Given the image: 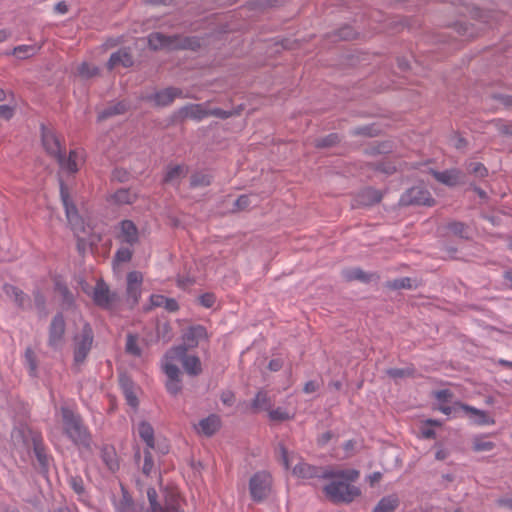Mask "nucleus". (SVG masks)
<instances>
[{"label": "nucleus", "instance_id": "nucleus-33", "mask_svg": "<svg viewBox=\"0 0 512 512\" xmlns=\"http://www.w3.org/2000/svg\"><path fill=\"white\" fill-rule=\"evenodd\" d=\"M125 349H126L127 353H129L133 356L140 357L142 355L141 348L138 345V337L136 335H133V334L127 335Z\"/></svg>", "mask_w": 512, "mask_h": 512}, {"label": "nucleus", "instance_id": "nucleus-46", "mask_svg": "<svg viewBox=\"0 0 512 512\" xmlns=\"http://www.w3.org/2000/svg\"><path fill=\"white\" fill-rule=\"evenodd\" d=\"M387 374L392 378H403L411 374L409 369L391 368L387 371Z\"/></svg>", "mask_w": 512, "mask_h": 512}, {"label": "nucleus", "instance_id": "nucleus-9", "mask_svg": "<svg viewBox=\"0 0 512 512\" xmlns=\"http://www.w3.org/2000/svg\"><path fill=\"white\" fill-rule=\"evenodd\" d=\"M272 477L268 472L260 471L255 473L249 481V491L254 501L264 500L270 493Z\"/></svg>", "mask_w": 512, "mask_h": 512}, {"label": "nucleus", "instance_id": "nucleus-42", "mask_svg": "<svg viewBox=\"0 0 512 512\" xmlns=\"http://www.w3.org/2000/svg\"><path fill=\"white\" fill-rule=\"evenodd\" d=\"M98 71L97 67L91 66L87 63H82L78 68V73L82 77H91Z\"/></svg>", "mask_w": 512, "mask_h": 512}, {"label": "nucleus", "instance_id": "nucleus-12", "mask_svg": "<svg viewBox=\"0 0 512 512\" xmlns=\"http://www.w3.org/2000/svg\"><path fill=\"white\" fill-rule=\"evenodd\" d=\"M65 321L62 314H57L50 324L48 345L59 350L64 345Z\"/></svg>", "mask_w": 512, "mask_h": 512}, {"label": "nucleus", "instance_id": "nucleus-57", "mask_svg": "<svg viewBox=\"0 0 512 512\" xmlns=\"http://www.w3.org/2000/svg\"><path fill=\"white\" fill-rule=\"evenodd\" d=\"M337 140H338L337 135L331 134L328 137H326L325 139H322L317 145L321 146V147H326V146L333 145Z\"/></svg>", "mask_w": 512, "mask_h": 512}, {"label": "nucleus", "instance_id": "nucleus-35", "mask_svg": "<svg viewBox=\"0 0 512 512\" xmlns=\"http://www.w3.org/2000/svg\"><path fill=\"white\" fill-rule=\"evenodd\" d=\"M397 506V500L393 497H386L380 500L373 512H392Z\"/></svg>", "mask_w": 512, "mask_h": 512}, {"label": "nucleus", "instance_id": "nucleus-29", "mask_svg": "<svg viewBox=\"0 0 512 512\" xmlns=\"http://www.w3.org/2000/svg\"><path fill=\"white\" fill-rule=\"evenodd\" d=\"M380 200H381L380 193L377 190L372 189V188L364 189L363 191H361V193L358 196V202L361 205H365V206L375 204V203L379 202Z\"/></svg>", "mask_w": 512, "mask_h": 512}, {"label": "nucleus", "instance_id": "nucleus-13", "mask_svg": "<svg viewBox=\"0 0 512 512\" xmlns=\"http://www.w3.org/2000/svg\"><path fill=\"white\" fill-rule=\"evenodd\" d=\"M149 46L154 49H176L184 47V43L177 36H166L162 33L155 32L148 37Z\"/></svg>", "mask_w": 512, "mask_h": 512}, {"label": "nucleus", "instance_id": "nucleus-10", "mask_svg": "<svg viewBox=\"0 0 512 512\" xmlns=\"http://www.w3.org/2000/svg\"><path fill=\"white\" fill-rule=\"evenodd\" d=\"M400 201L404 205L432 206L434 204L430 192L422 186H415L407 190Z\"/></svg>", "mask_w": 512, "mask_h": 512}, {"label": "nucleus", "instance_id": "nucleus-50", "mask_svg": "<svg viewBox=\"0 0 512 512\" xmlns=\"http://www.w3.org/2000/svg\"><path fill=\"white\" fill-rule=\"evenodd\" d=\"M280 451L283 465L286 469H289L293 463L294 456H289L288 451L283 446L280 447Z\"/></svg>", "mask_w": 512, "mask_h": 512}, {"label": "nucleus", "instance_id": "nucleus-2", "mask_svg": "<svg viewBox=\"0 0 512 512\" xmlns=\"http://www.w3.org/2000/svg\"><path fill=\"white\" fill-rule=\"evenodd\" d=\"M41 135L45 151L57 161L60 169L67 173H76L85 161L84 151L79 149L71 150L66 157L59 139L52 130L42 126Z\"/></svg>", "mask_w": 512, "mask_h": 512}, {"label": "nucleus", "instance_id": "nucleus-19", "mask_svg": "<svg viewBox=\"0 0 512 512\" xmlns=\"http://www.w3.org/2000/svg\"><path fill=\"white\" fill-rule=\"evenodd\" d=\"M179 116L200 121L209 116V111L204 104H188L179 109Z\"/></svg>", "mask_w": 512, "mask_h": 512}, {"label": "nucleus", "instance_id": "nucleus-22", "mask_svg": "<svg viewBox=\"0 0 512 512\" xmlns=\"http://www.w3.org/2000/svg\"><path fill=\"white\" fill-rule=\"evenodd\" d=\"M197 432L205 436L213 435L220 428V418L217 415H209L199 421L195 427Z\"/></svg>", "mask_w": 512, "mask_h": 512}, {"label": "nucleus", "instance_id": "nucleus-41", "mask_svg": "<svg viewBox=\"0 0 512 512\" xmlns=\"http://www.w3.org/2000/svg\"><path fill=\"white\" fill-rule=\"evenodd\" d=\"M25 360H26L27 365L29 366L30 374L34 375L36 372L37 364H36L34 352L32 349H30V348L26 349Z\"/></svg>", "mask_w": 512, "mask_h": 512}, {"label": "nucleus", "instance_id": "nucleus-47", "mask_svg": "<svg viewBox=\"0 0 512 512\" xmlns=\"http://www.w3.org/2000/svg\"><path fill=\"white\" fill-rule=\"evenodd\" d=\"M390 286L394 289L411 288V279L407 277L396 279Z\"/></svg>", "mask_w": 512, "mask_h": 512}, {"label": "nucleus", "instance_id": "nucleus-37", "mask_svg": "<svg viewBox=\"0 0 512 512\" xmlns=\"http://www.w3.org/2000/svg\"><path fill=\"white\" fill-rule=\"evenodd\" d=\"M114 201L119 204H130L133 202L134 195L126 189H119L113 195Z\"/></svg>", "mask_w": 512, "mask_h": 512}, {"label": "nucleus", "instance_id": "nucleus-16", "mask_svg": "<svg viewBox=\"0 0 512 512\" xmlns=\"http://www.w3.org/2000/svg\"><path fill=\"white\" fill-rule=\"evenodd\" d=\"M182 97V91L178 88L169 87L160 90L148 97L156 106H167L170 105L175 98Z\"/></svg>", "mask_w": 512, "mask_h": 512}, {"label": "nucleus", "instance_id": "nucleus-30", "mask_svg": "<svg viewBox=\"0 0 512 512\" xmlns=\"http://www.w3.org/2000/svg\"><path fill=\"white\" fill-rule=\"evenodd\" d=\"M32 445H33L34 453H35L39 463L43 466L46 465L47 461H48V457H47V454L45 453V449H44V446L42 443V438L39 434L32 436Z\"/></svg>", "mask_w": 512, "mask_h": 512}, {"label": "nucleus", "instance_id": "nucleus-64", "mask_svg": "<svg viewBox=\"0 0 512 512\" xmlns=\"http://www.w3.org/2000/svg\"><path fill=\"white\" fill-rule=\"evenodd\" d=\"M438 410L441 411L443 414L450 415L452 414L454 408L449 406L447 403L439 404Z\"/></svg>", "mask_w": 512, "mask_h": 512}, {"label": "nucleus", "instance_id": "nucleus-56", "mask_svg": "<svg viewBox=\"0 0 512 512\" xmlns=\"http://www.w3.org/2000/svg\"><path fill=\"white\" fill-rule=\"evenodd\" d=\"M450 396H451V393L448 390H440V391L436 392V398H437L439 404L447 403Z\"/></svg>", "mask_w": 512, "mask_h": 512}, {"label": "nucleus", "instance_id": "nucleus-51", "mask_svg": "<svg viewBox=\"0 0 512 512\" xmlns=\"http://www.w3.org/2000/svg\"><path fill=\"white\" fill-rule=\"evenodd\" d=\"M270 418L273 420H286L289 418L288 412L278 408L270 411Z\"/></svg>", "mask_w": 512, "mask_h": 512}, {"label": "nucleus", "instance_id": "nucleus-45", "mask_svg": "<svg viewBox=\"0 0 512 512\" xmlns=\"http://www.w3.org/2000/svg\"><path fill=\"white\" fill-rule=\"evenodd\" d=\"M199 301L201 303L202 306L206 307V308H211L213 307L215 301H216V298L213 294L211 293H206V294H203L199 297Z\"/></svg>", "mask_w": 512, "mask_h": 512}, {"label": "nucleus", "instance_id": "nucleus-39", "mask_svg": "<svg viewBox=\"0 0 512 512\" xmlns=\"http://www.w3.org/2000/svg\"><path fill=\"white\" fill-rule=\"evenodd\" d=\"M252 406L255 409H267L269 407L267 393L265 391H259L252 402Z\"/></svg>", "mask_w": 512, "mask_h": 512}, {"label": "nucleus", "instance_id": "nucleus-21", "mask_svg": "<svg viewBox=\"0 0 512 512\" xmlns=\"http://www.w3.org/2000/svg\"><path fill=\"white\" fill-rule=\"evenodd\" d=\"M293 474L298 478L302 479H312V478H323L322 473L325 470H321L315 466H311L308 463L300 461L297 463L293 469Z\"/></svg>", "mask_w": 512, "mask_h": 512}, {"label": "nucleus", "instance_id": "nucleus-52", "mask_svg": "<svg viewBox=\"0 0 512 512\" xmlns=\"http://www.w3.org/2000/svg\"><path fill=\"white\" fill-rule=\"evenodd\" d=\"M449 230L451 232H453L455 235H459L461 237L464 236V230H465V227L462 223L460 222H453V223H450L449 226H448Z\"/></svg>", "mask_w": 512, "mask_h": 512}, {"label": "nucleus", "instance_id": "nucleus-6", "mask_svg": "<svg viewBox=\"0 0 512 512\" xmlns=\"http://www.w3.org/2000/svg\"><path fill=\"white\" fill-rule=\"evenodd\" d=\"M60 196L65 208L67 220L73 229L76 237L79 240H85L84 236L80 235V232H84V225L81 217L78 214L76 206L72 202L67 187L61 182L60 184Z\"/></svg>", "mask_w": 512, "mask_h": 512}, {"label": "nucleus", "instance_id": "nucleus-58", "mask_svg": "<svg viewBox=\"0 0 512 512\" xmlns=\"http://www.w3.org/2000/svg\"><path fill=\"white\" fill-rule=\"evenodd\" d=\"M13 109L8 105H0V117L10 119L13 116Z\"/></svg>", "mask_w": 512, "mask_h": 512}, {"label": "nucleus", "instance_id": "nucleus-27", "mask_svg": "<svg viewBox=\"0 0 512 512\" xmlns=\"http://www.w3.org/2000/svg\"><path fill=\"white\" fill-rule=\"evenodd\" d=\"M137 432L142 441L146 444L147 450H151L154 448V429L153 427L145 421H142L137 426Z\"/></svg>", "mask_w": 512, "mask_h": 512}, {"label": "nucleus", "instance_id": "nucleus-43", "mask_svg": "<svg viewBox=\"0 0 512 512\" xmlns=\"http://www.w3.org/2000/svg\"><path fill=\"white\" fill-rule=\"evenodd\" d=\"M469 171L473 173L476 177H485L487 175V169L481 163H471L469 165Z\"/></svg>", "mask_w": 512, "mask_h": 512}, {"label": "nucleus", "instance_id": "nucleus-25", "mask_svg": "<svg viewBox=\"0 0 512 512\" xmlns=\"http://www.w3.org/2000/svg\"><path fill=\"white\" fill-rule=\"evenodd\" d=\"M122 495L119 499H113L115 512H135V504L129 493L122 487Z\"/></svg>", "mask_w": 512, "mask_h": 512}, {"label": "nucleus", "instance_id": "nucleus-15", "mask_svg": "<svg viewBox=\"0 0 512 512\" xmlns=\"http://www.w3.org/2000/svg\"><path fill=\"white\" fill-rule=\"evenodd\" d=\"M206 339H208V333L204 326H190L182 335V346L187 347L188 350L189 348L198 346L201 341Z\"/></svg>", "mask_w": 512, "mask_h": 512}, {"label": "nucleus", "instance_id": "nucleus-14", "mask_svg": "<svg viewBox=\"0 0 512 512\" xmlns=\"http://www.w3.org/2000/svg\"><path fill=\"white\" fill-rule=\"evenodd\" d=\"M92 298L98 306L111 308L116 302L117 296L109 291L104 282L98 281L92 291Z\"/></svg>", "mask_w": 512, "mask_h": 512}, {"label": "nucleus", "instance_id": "nucleus-17", "mask_svg": "<svg viewBox=\"0 0 512 512\" xmlns=\"http://www.w3.org/2000/svg\"><path fill=\"white\" fill-rule=\"evenodd\" d=\"M143 281V275L141 272L132 271L127 275V296L137 303L141 296V285Z\"/></svg>", "mask_w": 512, "mask_h": 512}, {"label": "nucleus", "instance_id": "nucleus-63", "mask_svg": "<svg viewBox=\"0 0 512 512\" xmlns=\"http://www.w3.org/2000/svg\"><path fill=\"white\" fill-rule=\"evenodd\" d=\"M55 11L58 13V14H65L67 11H68V7H67V4L65 2H58L55 7H54Z\"/></svg>", "mask_w": 512, "mask_h": 512}, {"label": "nucleus", "instance_id": "nucleus-54", "mask_svg": "<svg viewBox=\"0 0 512 512\" xmlns=\"http://www.w3.org/2000/svg\"><path fill=\"white\" fill-rule=\"evenodd\" d=\"M70 485L77 494H81L84 492V486L81 479L71 478Z\"/></svg>", "mask_w": 512, "mask_h": 512}, {"label": "nucleus", "instance_id": "nucleus-23", "mask_svg": "<svg viewBox=\"0 0 512 512\" xmlns=\"http://www.w3.org/2000/svg\"><path fill=\"white\" fill-rule=\"evenodd\" d=\"M37 435L32 433L28 428L21 426L15 428L11 433L13 444L16 447H29L30 442L32 443V436Z\"/></svg>", "mask_w": 512, "mask_h": 512}, {"label": "nucleus", "instance_id": "nucleus-59", "mask_svg": "<svg viewBox=\"0 0 512 512\" xmlns=\"http://www.w3.org/2000/svg\"><path fill=\"white\" fill-rule=\"evenodd\" d=\"M163 307L167 311L174 312L178 309V303L176 302L175 299L167 298Z\"/></svg>", "mask_w": 512, "mask_h": 512}, {"label": "nucleus", "instance_id": "nucleus-32", "mask_svg": "<svg viewBox=\"0 0 512 512\" xmlns=\"http://www.w3.org/2000/svg\"><path fill=\"white\" fill-rule=\"evenodd\" d=\"M3 290L8 297L14 299L16 304H18L19 306L24 305L26 295L17 287L6 284L4 285Z\"/></svg>", "mask_w": 512, "mask_h": 512}, {"label": "nucleus", "instance_id": "nucleus-8", "mask_svg": "<svg viewBox=\"0 0 512 512\" xmlns=\"http://www.w3.org/2000/svg\"><path fill=\"white\" fill-rule=\"evenodd\" d=\"M176 352L177 350L173 351L171 354H165L161 362L162 370L167 377L165 387L171 395H177L182 390L180 369L175 363L171 362V355Z\"/></svg>", "mask_w": 512, "mask_h": 512}, {"label": "nucleus", "instance_id": "nucleus-5", "mask_svg": "<svg viewBox=\"0 0 512 512\" xmlns=\"http://www.w3.org/2000/svg\"><path fill=\"white\" fill-rule=\"evenodd\" d=\"M93 340L94 335L91 326L88 323H84L81 331L75 334L73 338V356L75 365L79 366L84 363L92 348Z\"/></svg>", "mask_w": 512, "mask_h": 512}, {"label": "nucleus", "instance_id": "nucleus-26", "mask_svg": "<svg viewBox=\"0 0 512 512\" xmlns=\"http://www.w3.org/2000/svg\"><path fill=\"white\" fill-rule=\"evenodd\" d=\"M460 407L467 413L471 415L474 419L475 423L478 425H492L495 423L494 419L490 418L487 413L483 410L477 409L475 407L460 404Z\"/></svg>", "mask_w": 512, "mask_h": 512}, {"label": "nucleus", "instance_id": "nucleus-62", "mask_svg": "<svg viewBox=\"0 0 512 512\" xmlns=\"http://www.w3.org/2000/svg\"><path fill=\"white\" fill-rule=\"evenodd\" d=\"M282 367V361L280 359H272L269 362V369L271 371H278Z\"/></svg>", "mask_w": 512, "mask_h": 512}, {"label": "nucleus", "instance_id": "nucleus-20", "mask_svg": "<svg viewBox=\"0 0 512 512\" xmlns=\"http://www.w3.org/2000/svg\"><path fill=\"white\" fill-rule=\"evenodd\" d=\"M188 169L184 165H171L167 167L164 183L172 186H178L182 179L186 177Z\"/></svg>", "mask_w": 512, "mask_h": 512}, {"label": "nucleus", "instance_id": "nucleus-40", "mask_svg": "<svg viewBox=\"0 0 512 512\" xmlns=\"http://www.w3.org/2000/svg\"><path fill=\"white\" fill-rule=\"evenodd\" d=\"M211 182V177L205 173H196L191 177V186H207Z\"/></svg>", "mask_w": 512, "mask_h": 512}, {"label": "nucleus", "instance_id": "nucleus-18", "mask_svg": "<svg viewBox=\"0 0 512 512\" xmlns=\"http://www.w3.org/2000/svg\"><path fill=\"white\" fill-rule=\"evenodd\" d=\"M100 458L109 473H115L119 469L118 457L113 446L103 445L100 449Z\"/></svg>", "mask_w": 512, "mask_h": 512}, {"label": "nucleus", "instance_id": "nucleus-49", "mask_svg": "<svg viewBox=\"0 0 512 512\" xmlns=\"http://www.w3.org/2000/svg\"><path fill=\"white\" fill-rule=\"evenodd\" d=\"M494 447V444L490 441H476L474 443V450L475 451H490Z\"/></svg>", "mask_w": 512, "mask_h": 512}, {"label": "nucleus", "instance_id": "nucleus-24", "mask_svg": "<svg viewBox=\"0 0 512 512\" xmlns=\"http://www.w3.org/2000/svg\"><path fill=\"white\" fill-rule=\"evenodd\" d=\"M133 65V58L129 51L121 49L110 56L108 61L109 69H113L117 66L130 67Z\"/></svg>", "mask_w": 512, "mask_h": 512}, {"label": "nucleus", "instance_id": "nucleus-38", "mask_svg": "<svg viewBox=\"0 0 512 512\" xmlns=\"http://www.w3.org/2000/svg\"><path fill=\"white\" fill-rule=\"evenodd\" d=\"M132 257V249L130 246L120 247L114 256V261L118 263L128 262Z\"/></svg>", "mask_w": 512, "mask_h": 512}, {"label": "nucleus", "instance_id": "nucleus-1", "mask_svg": "<svg viewBox=\"0 0 512 512\" xmlns=\"http://www.w3.org/2000/svg\"><path fill=\"white\" fill-rule=\"evenodd\" d=\"M323 478H330L332 482L325 487L326 495L333 502H351L360 494L354 482L359 477L355 469H325Z\"/></svg>", "mask_w": 512, "mask_h": 512}, {"label": "nucleus", "instance_id": "nucleus-55", "mask_svg": "<svg viewBox=\"0 0 512 512\" xmlns=\"http://www.w3.org/2000/svg\"><path fill=\"white\" fill-rule=\"evenodd\" d=\"M166 299L167 298L162 295L155 294L150 297V302L152 306L161 307L164 306Z\"/></svg>", "mask_w": 512, "mask_h": 512}, {"label": "nucleus", "instance_id": "nucleus-44", "mask_svg": "<svg viewBox=\"0 0 512 512\" xmlns=\"http://www.w3.org/2000/svg\"><path fill=\"white\" fill-rule=\"evenodd\" d=\"M56 290L62 295L64 301L67 303H71L73 301V295L64 284L57 282Z\"/></svg>", "mask_w": 512, "mask_h": 512}, {"label": "nucleus", "instance_id": "nucleus-60", "mask_svg": "<svg viewBox=\"0 0 512 512\" xmlns=\"http://www.w3.org/2000/svg\"><path fill=\"white\" fill-rule=\"evenodd\" d=\"M209 115H213L220 118H227L230 116V113L227 111H224L220 108H214V109H208Z\"/></svg>", "mask_w": 512, "mask_h": 512}, {"label": "nucleus", "instance_id": "nucleus-34", "mask_svg": "<svg viewBox=\"0 0 512 512\" xmlns=\"http://www.w3.org/2000/svg\"><path fill=\"white\" fill-rule=\"evenodd\" d=\"M39 47L36 45H20L14 48L13 54L20 59H25L36 54Z\"/></svg>", "mask_w": 512, "mask_h": 512}, {"label": "nucleus", "instance_id": "nucleus-36", "mask_svg": "<svg viewBox=\"0 0 512 512\" xmlns=\"http://www.w3.org/2000/svg\"><path fill=\"white\" fill-rule=\"evenodd\" d=\"M345 279L347 280H360L366 282L369 280V276L360 268H352L343 272Z\"/></svg>", "mask_w": 512, "mask_h": 512}, {"label": "nucleus", "instance_id": "nucleus-4", "mask_svg": "<svg viewBox=\"0 0 512 512\" xmlns=\"http://www.w3.org/2000/svg\"><path fill=\"white\" fill-rule=\"evenodd\" d=\"M147 498L149 507L145 512H184L183 500L176 491L165 494L163 501H158V495L154 488H148Z\"/></svg>", "mask_w": 512, "mask_h": 512}, {"label": "nucleus", "instance_id": "nucleus-3", "mask_svg": "<svg viewBox=\"0 0 512 512\" xmlns=\"http://www.w3.org/2000/svg\"><path fill=\"white\" fill-rule=\"evenodd\" d=\"M61 413L65 434L74 444L90 449L91 436L82 423L80 416L68 407H62Z\"/></svg>", "mask_w": 512, "mask_h": 512}, {"label": "nucleus", "instance_id": "nucleus-7", "mask_svg": "<svg viewBox=\"0 0 512 512\" xmlns=\"http://www.w3.org/2000/svg\"><path fill=\"white\" fill-rule=\"evenodd\" d=\"M175 350H177V352L171 355L172 363H175L177 366L181 363L185 371L191 376H197L202 372V365L199 357L187 355V347L185 346L172 347L165 354H171Z\"/></svg>", "mask_w": 512, "mask_h": 512}, {"label": "nucleus", "instance_id": "nucleus-53", "mask_svg": "<svg viewBox=\"0 0 512 512\" xmlns=\"http://www.w3.org/2000/svg\"><path fill=\"white\" fill-rule=\"evenodd\" d=\"M251 201H250V196L248 195H241L236 201H235V206L238 208V209H244L246 207H248L250 205Z\"/></svg>", "mask_w": 512, "mask_h": 512}, {"label": "nucleus", "instance_id": "nucleus-31", "mask_svg": "<svg viewBox=\"0 0 512 512\" xmlns=\"http://www.w3.org/2000/svg\"><path fill=\"white\" fill-rule=\"evenodd\" d=\"M128 109V104L125 101L118 102L115 105L109 106L99 113V120L105 119L110 116L123 114Z\"/></svg>", "mask_w": 512, "mask_h": 512}, {"label": "nucleus", "instance_id": "nucleus-11", "mask_svg": "<svg viewBox=\"0 0 512 512\" xmlns=\"http://www.w3.org/2000/svg\"><path fill=\"white\" fill-rule=\"evenodd\" d=\"M115 237L121 244L133 247L139 241V231L131 220H122L116 228Z\"/></svg>", "mask_w": 512, "mask_h": 512}, {"label": "nucleus", "instance_id": "nucleus-28", "mask_svg": "<svg viewBox=\"0 0 512 512\" xmlns=\"http://www.w3.org/2000/svg\"><path fill=\"white\" fill-rule=\"evenodd\" d=\"M433 175L439 182L448 186L458 184L461 179V173L456 169L446 170L443 172H433Z\"/></svg>", "mask_w": 512, "mask_h": 512}, {"label": "nucleus", "instance_id": "nucleus-48", "mask_svg": "<svg viewBox=\"0 0 512 512\" xmlns=\"http://www.w3.org/2000/svg\"><path fill=\"white\" fill-rule=\"evenodd\" d=\"M152 467H153L152 455L149 450H146L144 452L143 472L148 475L151 472Z\"/></svg>", "mask_w": 512, "mask_h": 512}, {"label": "nucleus", "instance_id": "nucleus-61", "mask_svg": "<svg viewBox=\"0 0 512 512\" xmlns=\"http://www.w3.org/2000/svg\"><path fill=\"white\" fill-rule=\"evenodd\" d=\"M318 389V384L315 381H308L304 386L305 393H313Z\"/></svg>", "mask_w": 512, "mask_h": 512}]
</instances>
